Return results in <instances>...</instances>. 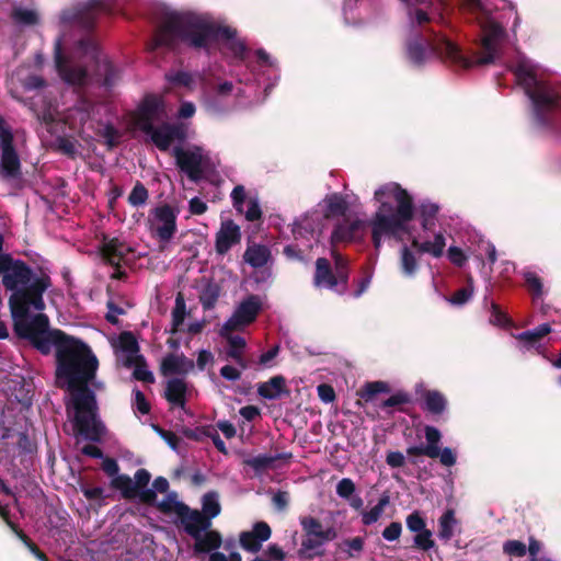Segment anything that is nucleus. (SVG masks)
Wrapping results in <instances>:
<instances>
[{"label": "nucleus", "mask_w": 561, "mask_h": 561, "mask_svg": "<svg viewBox=\"0 0 561 561\" xmlns=\"http://www.w3.org/2000/svg\"><path fill=\"white\" fill-rule=\"evenodd\" d=\"M227 331L221 330V335L226 337L228 348L226 350L227 358H230L231 353L242 355L247 346L245 339L241 335L226 334Z\"/></svg>", "instance_id": "a18cd8bd"}, {"label": "nucleus", "mask_w": 561, "mask_h": 561, "mask_svg": "<svg viewBox=\"0 0 561 561\" xmlns=\"http://www.w3.org/2000/svg\"><path fill=\"white\" fill-rule=\"evenodd\" d=\"M407 527L411 533H420L424 529H426V522L422 517L421 513L419 511H414L411 514L407 516L405 519Z\"/></svg>", "instance_id": "6e6d98bb"}, {"label": "nucleus", "mask_w": 561, "mask_h": 561, "mask_svg": "<svg viewBox=\"0 0 561 561\" xmlns=\"http://www.w3.org/2000/svg\"><path fill=\"white\" fill-rule=\"evenodd\" d=\"M236 34L234 28L217 25L194 13H170L156 30L152 49L174 48L178 42H182L194 49L208 51L218 38L233 41Z\"/></svg>", "instance_id": "7ed1b4c3"}, {"label": "nucleus", "mask_w": 561, "mask_h": 561, "mask_svg": "<svg viewBox=\"0 0 561 561\" xmlns=\"http://www.w3.org/2000/svg\"><path fill=\"white\" fill-rule=\"evenodd\" d=\"M218 493L216 491H209L204 494L202 499V511L201 513L211 522L213 518L217 517L221 512V506L218 501Z\"/></svg>", "instance_id": "58836bf2"}, {"label": "nucleus", "mask_w": 561, "mask_h": 561, "mask_svg": "<svg viewBox=\"0 0 561 561\" xmlns=\"http://www.w3.org/2000/svg\"><path fill=\"white\" fill-rule=\"evenodd\" d=\"M186 316V304L184 295L180 291L175 297V305L172 310V328L171 333H176L180 327L184 323Z\"/></svg>", "instance_id": "ea45409f"}, {"label": "nucleus", "mask_w": 561, "mask_h": 561, "mask_svg": "<svg viewBox=\"0 0 561 561\" xmlns=\"http://www.w3.org/2000/svg\"><path fill=\"white\" fill-rule=\"evenodd\" d=\"M172 154L175 158L176 165L186 173L190 180L197 181L201 179L203 173V149L201 147L195 146L192 150L174 147Z\"/></svg>", "instance_id": "2eb2a0df"}, {"label": "nucleus", "mask_w": 561, "mask_h": 561, "mask_svg": "<svg viewBox=\"0 0 561 561\" xmlns=\"http://www.w3.org/2000/svg\"><path fill=\"white\" fill-rule=\"evenodd\" d=\"M139 362H140V364H138L137 367L133 371V377L138 381L153 383L154 376L148 369L146 358L144 356H139Z\"/></svg>", "instance_id": "5fc2aeb1"}, {"label": "nucleus", "mask_w": 561, "mask_h": 561, "mask_svg": "<svg viewBox=\"0 0 561 561\" xmlns=\"http://www.w3.org/2000/svg\"><path fill=\"white\" fill-rule=\"evenodd\" d=\"M240 227L233 220L221 222L220 229L216 233L215 250L219 255L226 254L233 245L240 243Z\"/></svg>", "instance_id": "412c9836"}, {"label": "nucleus", "mask_w": 561, "mask_h": 561, "mask_svg": "<svg viewBox=\"0 0 561 561\" xmlns=\"http://www.w3.org/2000/svg\"><path fill=\"white\" fill-rule=\"evenodd\" d=\"M2 284L12 291L9 307L13 319V330L19 337L32 331L34 317L30 318V307L42 311L45 309L43 294L50 286L49 276L34 277L33 270L22 260H14L9 254L0 255Z\"/></svg>", "instance_id": "f03ea898"}, {"label": "nucleus", "mask_w": 561, "mask_h": 561, "mask_svg": "<svg viewBox=\"0 0 561 561\" xmlns=\"http://www.w3.org/2000/svg\"><path fill=\"white\" fill-rule=\"evenodd\" d=\"M154 431L158 435L172 448L173 450H178L181 438L172 431L164 430L158 425L153 426Z\"/></svg>", "instance_id": "bf43d9fd"}, {"label": "nucleus", "mask_w": 561, "mask_h": 561, "mask_svg": "<svg viewBox=\"0 0 561 561\" xmlns=\"http://www.w3.org/2000/svg\"><path fill=\"white\" fill-rule=\"evenodd\" d=\"M263 309L259 295L251 294L236 308L232 316L222 325V331L233 332L242 327L253 323Z\"/></svg>", "instance_id": "f8f14e48"}, {"label": "nucleus", "mask_w": 561, "mask_h": 561, "mask_svg": "<svg viewBox=\"0 0 561 561\" xmlns=\"http://www.w3.org/2000/svg\"><path fill=\"white\" fill-rule=\"evenodd\" d=\"M348 206L346 201L337 194H333L328 198V213L331 215L344 216Z\"/></svg>", "instance_id": "864d4df0"}, {"label": "nucleus", "mask_w": 561, "mask_h": 561, "mask_svg": "<svg viewBox=\"0 0 561 561\" xmlns=\"http://www.w3.org/2000/svg\"><path fill=\"white\" fill-rule=\"evenodd\" d=\"M524 279L528 291L534 298H539L543 294V284L541 278L534 272L524 274Z\"/></svg>", "instance_id": "de8ad7c7"}, {"label": "nucleus", "mask_w": 561, "mask_h": 561, "mask_svg": "<svg viewBox=\"0 0 561 561\" xmlns=\"http://www.w3.org/2000/svg\"><path fill=\"white\" fill-rule=\"evenodd\" d=\"M415 394L417 396L421 409L435 419L443 415L447 410L448 400L438 390L426 389L423 383H417L415 386Z\"/></svg>", "instance_id": "f3484780"}, {"label": "nucleus", "mask_w": 561, "mask_h": 561, "mask_svg": "<svg viewBox=\"0 0 561 561\" xmlns=\"http://www.w3.org/2000/svg\"><path fill=\"white\" fill-rule=\"evenodd\" d=\"M457 524L455 511L448 508L438 519V537L445 542L454 536V527Z\"/></svg>", "instance_id": "4c0bfd02"}, {"label": "nucleus", "mask_w": 561, "mask_h": 561, "mask_svg": "<svg viewBox=\"0 0 561 561\" xmlns=\"http://www.w3.org/2000/svg\"><path fill=\"white\" fill-rule=\"evenodd\" d=\"M336 287L332 290L339 295H344L348 288L350 270L335 272Z\"/></svg>", "instance_id": "0e129e2a"}, {"label": "nucleus", "mask_w": 561, "mask_h": 561, "mask_svg": "<svg viewBox=\"0 0 561 561\" xmlns=\"http://www.w3.org/2000/svg\"><path fill=\"white\" fill-rule=\"evenodd\" d=\"M32 331H25L21 339L28 340L42 354L48 355L55 347L56 382L66 387L72 396L76 411L75 427L85 439L100 442L104 426L98 420V404L94 392L89 388L93 383L99 368V359L91 347L82 340L68 335L59 329H49V319L45 313L34 316Z\"/></svg>", "instance_id": "f257e3e1"}, {"label": "nucleus", "mask_w": 561, "mask_h": 561, "mask_svg": "<svg viewBox=\"0 0 561 561\" xmlns=\"http://www.w3.org/2000/svg\"><path fill=\"white\" fill-rule=\"evenodd\" d=\"M433 45L435 49H439V51L446 54L453 65L462 69L493 64L499 55V41L485 36L481 38L483 51L476 53L472 57L465 56L460 48L448 38H440L438 43Z\"/></svg>", "instance_id": "423d86ee"}, {"label": "nucleus", "mask_w": 561, "mask_h": 561, "mask_svg": "<svg viewBox=\"0 0 561 561\" xmlns=\"http://www.w3.org/2000/svg\"><path fill=\"white\" fill-rule=\"evenodd\" d=\"M460 10L480 25L483 36L495 41L503 37L504 28L492 19V8L484 0H460Z\"/></svg>", "instance_id": "6e6552de"}, {"label": "nucleus", "mask_w": 561, "mask_h": 561, "mask_svg": "<svg viewBox=\"0 0 561 561\" xmlns=\"http://www.w3.org/2000/svg\"><path fill=\"white\" fill-rule=\"evenodd\" d=\"M440 38H446L443 35L436 34L434 32H430L426 34H417L415 37L411 38L407 43V55L409 60L415 66H423L428 54H435L439 58L444 60H448L450 62V58L439 51V49H435L433 44L438 43Z\"/></svg>", "instance_id": "9b49d317"}, {"label": "nucleus", "mask_w": 561, "mask_h": 561, "mask_svg": "<svg viewBox=\"0 0 561 561\" xmlns=\"http://www.w3.org/2000/svg\"><path fill=\"white\" fill-rule=\"evenodd\" d=\"M100 251L104 262L113 267H119V264L125 261L128 253L133 252V249L119 239L112 238L103 242Z\"/></svg>", "instance_id": "b1692460"}, {"label": "nucleus", "mask_w": 561, "mask_h": 561, "mask_svg": "<svg viewBox=\"0 0 561 561\" xmlns=\"http://www.w3.org/2000/svg\"><path fill=\"white\" fill-rule=\"evenodd\" d=\"M150 136L152 144L160 151H168L174 140L184 141L186 139V128L182 123L163 122L154 126L151 130L145 133Z\"/></svg>", "instance_id": "4468645a"}, {"label": "nucleus", "mask_w": 561, "mask_h": 561, "mask_svg": "<svg viewBox=\"0 0 561 561\" xmlns=\"http://www.w3.org/2000/svg\"><path fill=\"white\" fill-rule=\"evenodd\" d=\"M135 481L127 474H121L113 478L110 485L114 490L121 491V495L125 500L136 499L138 490L147 488L151 474L147 469L140 468L135 472Z\"/></svg>", "instance_id": "dca6fc26"}, {"label": "nucleus", "mask_w": 561, "mask_h": 561, "mask_svg": "<svg viewBox=\"0 0 561 561\" xmlns=\"http://www.w3.org/2000/svg\"><path fill=\"white\" fill-rule=\"evenodd\" d=\"M257 393L264 399L276 400L282 396H289L290 391L286 387L285 377L282 375H276L270 378L268 381L259 383Z\"/></svg>", "instance_id": "cd10ccee"}, {"label": "nucleus", "mask_w": 561, "mask_h": 561, "mask_svg": "<svg viewBox=\"0 0 561 561\" xmlns=\"http://www.w3.org/2000/svg\"><path fill=\"white\" fill-rule=\"evenodd\" d=\"M271 259V250L264 244H249L243 253V261L253 268H261Z\"/></svg>", "instance_id": "7c9ffc66"}, {"label": "nucleus", "mask_w": 561, "mask_h": 561, "mask_svg": "<svg viewBox=\"0 0 561 561\" xmlns=\"http://www.w3.org/2000/svg\"><path fill=\"white\" fill-rule=\"evenodd\" d=\"M541 549V543L534 537H529V545L527 547V551L529 552L530 559L529 561H552L550 558L538 557V553Z\"/></svg>", "instance_id": "774afa93"}, {"label": "nucleus", "mask_w": 561, "mask_h": 561, "mask_svg": "<svg viewBox=\"0 0 561 561\" xmlns=\"http://www.w3.org/2000/svg\"><path fill=\"white\" fill-rule=\"evenodd\" d=\"M424 432L427 444L425 446H410L407 448V454L410 457L426 456L435 459L439 455L442 434L436 427L431 425H426Z\"/></svg>", "instance_id": "5701e85b"}, {"label": "nucleus", "mask_w": 561, "mask_h": 561, "mask_svg": "<svg viewBox=\"0 0 561 561\" xmlns=\"http://www.w3.org/2000/svg\"><path fill=\"white\" fill-rule=\"evenodd\" d=\"M119 348L128 354L139 352V344L135 335L129 331H124L118 336Z\"/></svg>", "instance_id": "09e8293b"}, {"label": "nucleus", "mask_w": 561, "mask_h": 561, "mask_svg": "<svg viewBox=\"0 0 561 561\" xmlns=\"http://www.w3.org/2000/svg\"><path fill=\"white\" fill-rule=\"evenodd\" d=\"M412 402L411 396L405 391H397L388 399L383 400L380 403L381 409L394 408L398 407L400 412L407 413V409L403 408L404 404H409Z\"/></svg>", "instance_id": "79ce46f5"}, {"label": "nucleus", "mask_w": 561, "mask_h": 561, "mask_svg": "<svg viewBox=\"0 0 561 561\" xmlns=\"http://www.w3.org/2000/svg\"><path fill=\"white\" fill-rule=\"evenodd\" d=\"M402 533V525L400 522L390 523L381 533L382 538L387 541L398 540Z\"/></svg>", "instance_id": "69168bd1"}, {"label": "nucleus", "mask_w": 561, "mask_h": 561, "mask_svg": "<svg viewBox=\"0 0 561 561\" xmlns=\"http://www.w3.org/2000/svg\"><path fill=\"white\" fill-rule=\"evenodd\" d=\"M335 271L330 261L325 257L316 260V270L313 274V286L317 288L333 289L336 287Z\"/></svg>", "instance_id": "bb28decb"}, {"label": "nucleus", "mask_w": 561, "mask_h": 561, "mask_svg": "<svg viewBox=\"0 0 561 561\" xmlns=\"http://www.w3.org/2000/svg\"><path fill=\"white\" fill-rule=\"evenodd\" d=\"M193 539L195 540L194 550L197 553L213 552L222 545V537L218 530L208 529Z\"/></svg>", "instance_id": "2f4dec72"}, {"label": "nucleus", "mask_w": 561, "mask_h": 561, "mask_svg": "<svg viewBox=\"0 0 561 561\" xmlns=\"http://www.w3.org/2000/svg\"><path fill=\"white\" fill-rule=\"evenodd\" d=\"M383 508L376 504L374 507H371L369 511H362V523L365 526H369L371 524H375L379 520L383 513Z\"/></svg>", "instance_id": "052dcab7"}, {"label": "nucleus", "mask_w": 561, "mask_h": 561, "mask_svg": "<svg viewBox=\"0 0 561 561\" xmlns=\"http://www.w3.org/2000/svg\"><path fill=\"white\" fill-rule=\"evenodd\" d=\"M551 332V325L549 323H542L533 330H527L519 333L516 339L524 343L527 350L538 348L540 341Z\"/></svg>", "instance_id": "72a5a7b5"}, {"label": "nucleus", "mask_w": 561, "mask_h": 561, "mask_svg": "<svg viewBox=\"0 0 561 561\" xmlns=\"http://www.w3.org/2000/svg\"><path fill=\"white\" fill-rule=\"evenodd\" d=\"M289 458H291V454H278L276 456L259 455L256 457L244 459L243 463L251 467L256 472H262L271 468L276 460Z\"/></svg>", "instance_id": "c9c22d12"}, {"label": "nucleus", "mask_w": 561, "mask_h": 561, "mask_svg": "<svg viewBox=\"0 0 561 561\" xmlns=\"http://www.w3.org/2000/svg\"><path fill=\"white\" fill-rule=\"evenodd\" d=\"M390 391V387L386 381H369L366 382L359 390L358 396L366 402L371 401L376 394L386 393Z\"/></svg>", "instance_id": "a19ab883"}, {"label": "nucleus", "mask_w": 561, "mask_h": 561, "mask_svg": "<svg viewBox=\"0 0 561 561\" xmlns=\"http://www.w3.org/2000/svg\"><path fill=\"white\" fill-rule=\"evenodd\" d=\"M432 531L426 528L416 535L413 538V547L421 551H430L431 549L436 547L434 539L432 538Z\"/></svg>", "instance_id": "49530a36"}, {"label": "nucleus", "mask_w": 561, "mask_h": 561, "mask_svg": "<svg viewBox=\"0 0 561 561\" xmlns=\"http://www.w3.org/2000/svg\"><path fill=\"white\" fill-rule=\"evenodd\" d=\"M173 513L178 516L179 524L192 538H197L211 527V522L201 511L191 508L184 502L173 501Z\"/></svg>", "instance_id": "ddd939ff"}, {"label": "nucleus", "mask_w": 561, "mask_h": 561, "mask_svg": "<svg viewBox=\"0 0 561 561\" xmlns=\"http://www.w3.org/2000/svg\"><path fill=\"white\" fill-rule=\"evenodd\" d=\"M305 538L298 550V557L304 560H311L316 556H322L319 549L329 541L337 537V531L334 527L330 526L323 528L321 522L313 516H302L299 518Z\"/></svg>", "instance_id": "0eeeda50"}, {"label": "nucleus", "mask_w": 561, "mask_h": 561, "mask_svg": "<svg viewBox=\"0 0 561 561\" xmlns=\"http://www.w3.org/2000/svg\"><path fill=\"white\" fill-rule=\"evenodd\" d=\"M356 490L355 483L350 478H343L336 484V494L344 500H350Z\"/></svg>", "instance_id": "13d9d810"}, {"label": "nucleus", "mask_w": 561, "mask_h": 561, "mask_svg": "<svg viewBox=\"0 0 561 561\" xmlns=\"http://www.w3.org/2000/svg\"><path fill=\"white\" fill-rule=\"evenodd\" d=\"M272 529L266 522H256L252 530L242 531L239 535V542L243 550L256 553L261 550L262 543L271 538Z\"/></svg>", "instance_id": "6ab92c4d"}, {"label": "nucleus", "mask_w": 561, "mask_h": 561, "mask_svg": "<svg viewBox=\"0 0 561 561\" xmlns=\"http://www.w3.org/2000/svg\"><path fill=\"white\" fill-rule=\"evenodd\" d=\"M211 426L213 425H204L195 428L184 427L182 433L188 439L202 442L209 435L208 432L210 431Z\"/></svg>", "instance_id": "4d7b16f0"}, {"label": "nucleus", "mask_w": 561, "mask_h": 561, "mask_svg": "<svg viewBox=\"0 0 561 561\" xmlns=\"http://www.w3.org/2000/svg\"><path fill=\"white\" fill-rule=\"evenodd\" d=\"M374 197L380 203L369 221L371 241L376 251L383 237L399 238L409 233V222L414 218L415 206L410 193L398 183H390L376 190Z\"/></svg>", "instance_id": "20e7f679"}, {"label": "nucleus", "mask_w": 561, "mask_h": 561, "mask_svg": "<svg viewBox=\"0 0 561 561\" xmlns=\"http://www.w3.org/2000/svg\"><path fill=\"white\" fill-rule=\"evenodd\" d=\"M513 73L531 101L534 122L542 128L557 130L561 125V91L538 79L536 67L527 59H519Z\"/></svg>", "instance_id": "39448f33"}, {"label": "nucleus", "mask_w": 561, "mask_h": 561, "mask_svg": "<svg viewBox=\"0 0 561 561\" xmlns=\"http://www.w3.org/2000/svg\"><path fill=\"white\" fill-rule=\"evenodd\" d=\"M472 295H473V287H472V279L470 278L468 282V285L456 290L450 296L448 301L456 306H462L469 301V299L472 297Z\"/></svg>", "instance_id": "603ef678"}, {"label": "nucleus", "mask_w": 561, "mask_h": 561, "mask_svg": "<svg viewBox=\"0 0 561 561\" xmlns=\"http://www.w3.org/2000/svg\"><path fill=\"white\" fill-rule=\"evenodd\" d=\"M135 400L134 407L141 414H149L151 410L150 403L147 401L145 394L139 389H134L133 391Z\"/></svg>", "instance_id": "680f3d73"}, {"label": "nucleus", "mask_w": 561, "mask_h": 561, "mask_svg": "<svg viewBox=\"0 0 561 561\" xmlns=\"http://www.w3.org/2000/svg\"><path fill=\"white\" fill-rule=\"evenodd\" d=\"M421 226L425 231H432L436 226L439 206L435 203L425 201L417 207Z\"/></svg>", "instance_id": "f704fd0d"}, {"label": "nucleus", "mask_w": 561, "mask_h": 561, "mask_svg": "<svg viewBox=\"0 0 561 561\" xmlns=\"http://www.w3.org/2000/svg\"><path fill=\"white\" fill-rule=\"evenodd\" d=\"M148 198L149 192L147 187L140 181H137L129 193L127 201L133 207H139L145 205Z\"/></svg>", "instance_id": "37998d69"}, {"label": "nucleus", "mask_w": 561, "mask_h": 561, "mask_svg": "<svg viewBox=\"0 0 561 561\" xmlns=\"http://www.w3.org/2000/svg\"><path fill=\"white\" fill-rule=\"evenodd\" d=\"M503 552L510 557L523 558L527 553V546L523 541L510 539L503 543Z\"/></svg>", "instance_id": "3c124183"}, {"label": "nucleus", "mask_w": 561, "mask_h": 561, "mask_svg": "<svg viewBox=\"0 0 561 561\" xmlns=\"http://www.w3.org/2000/svg\"><path fill=\"white\" fill-rule=\"evenodd\" d=\"M194 367L193 360L184 355L169 354L161 363V373L168 375L187 374Z\"/></svg>", "instance_id": "c756f323"}, {"label": "nucleus", "mask_w": 561, "mask_h": 561, "mask_svg": "<svg viewBox=\"0 0 561 561\" xmlns=\"http://www.w3.org/2000/svg\"><path fill=\"white\" fill-rule=\"evenodd\" d=\"M187 383L182 378H171L167 381L163 398L171 408L185 409Z\"/></svg>", "instance_id": "393cba45"}, {"label": "nucleus", "mask_w": 561, "mask_h": 561, "mask_svg": "<svg viewBox=\"0 0 561 561\" xmlns=\"http://www.w3.org/2000/svg\"><path fill=\"white\" fill-rule=\"evenodd\" d=\"M365 222L360 219L350 221L344 219L339 222L331 234V243L335 245L342 242H352L360 239L364 234Z\"/></svg>", "instance_id": "4be33fe9"}, {"label": "nucleus", "mask_w": 561, "mask_h": 561, "mask_svg": "<svg viewBox=\"0 0 561 561\" xmlns=\"http://www.w3.org/2000/svg\"><path fill=\"white\" fill-rule=\"evenodd\" d=\"M56 65L62 80L72 85L83 87L88 82V71L81 66L68 65L60 55L56 56Z\"/></svg>", "instance_id": "a878e982"}, {"label": "nucleus", "mask_w": 561, "mask_h": 561, "mask_svg": "<svg viewBox=\"0 0 561 561\" xmlns=\"http://www.w3.org/2000/svg\"><path fill=\"white\" fill-rule=\"evenodd\" d=\"M411 245L419 253H428L434 257H440L444 254L446 247V239L442 232L435 233L433 241L420 242L416 238H413Z\"/></svg>", "instance_id": "473e14b6"}, {"label": "nucleus", "mask_w": 561, "mask_h": 561, "mask_svg": "<svg viewBox=\"0 0 561 561\" xmlns=\"http://www.w3.org/2000/svg\"><path fill=\"white\" fill-rule=\"evenodd\" d=\"M220 291L221 288L216 282L208 280L206 283L198 297L204 310H210L216 306Z\"/></svg>", "instance_id": "e433bc0d"}, {"label": "nucleus", "mask_w": 561, "mask_h": 561, "mask_svg": "<svg viewBox=\"0 0 561 561\" xmlns=\"http://www.w3.org/2000/svg\"><path fill=\"white\" fill-rule=\"evenodd\" d=\"M165 116V104L162 98L148 93L146 94L131 118L135 127L144 134L154 127V123L162 121Z\"/></svg>", "instance_id": "1a4fd4ad"}, {"label": "nucleus", "mask_w": 561, "mask_h": 561, "mask_svg": "<svg viewBox=\"0 0 561 561\" xmlns=\"http://www.w3.org/2000/svg\"><path fill=\"white\" fill-rule=\"evenodd\" d=\"M112 5L108 0H90L76 14L77 23L85 31H92L98 15L101 13H111Z\"/></svg>", "instance_id": "aec40b11"}, {"label": "nucleus", "mask_w": 561, "mask_h": 561, "mask_svg": "<svg viewBox=\"0 0 561 561\" xmlns=\"http://www.w3.org/2000/svg\"><path fill=\"white\" fill-rule=\"evenodd\" d=\"M13 140L11 130L0 127V175L4 180H18L22 176L21 160Z\"/></svg>", "instance_id": "9d476101"}, {"label": "nucleus", "mask_w": 561, "mask_h": 561, "mask_svg": "<svg viewBox=\"0 0 561 561\" xmlns=\"http://www.w3.org/2000/svg\"><path fill=\"white\" fill-rule=\"evenodd\" d=\"M417 261L412 251L404 245L401 249V268L404 275L412 276L417 271Z\"/></svg>", "instance_id": "c03bdc74"}, {"label": "nucleus", "mask_w": 561, "mask_h": 561, "mask_svg": "<svg viewBox=\"0 0 561 561\" xmlns=\"http://www.w3.org/2000/svg\"><path fill=\"white\" fill-rule=\"evenodd\" d=\"M94 57L96 59V77H99L101 84L111 90L119 79V72L116 67L106 58H100L98 56V51H94Z\"/></svg>", "instance_id": "c85d7f7f"}, {"label": "nucleus", "mask_w": 561, "mask_h": 561, "mask_svg": "<svg viewBox=\"0 0 561 561\" xmlns=\"http://www.w3.org/2000/svg\"><path fill=\"white\" fill-rule=\"evenodd\" d=\"M447 256L449 261L458 267L463 266L467 261L463 251L458 247H450L447 251Z\"/></svg>", "instance_id": "338daca9"}, {"label": "nucleus", "mask_w": 561, "mask_h": 561, "mask_svg": "<svg viewBox=\"0 0 561 561\" xmlns=\"http://www.w3.org/2000/svg\"><path fill=\"white\" fill-rule=\"evenodd\" d=\"M151 213L159 224L156 229L157 237L162 242H169L176 232V211L169 204H163Z\"/></svg>", "instance_id": "a211bd4d"}, {"label": "nucleus", "mask_w": 561, "mask_h": 561, "mask_svg": "<svg viewBox=\"0 0 561 561\" xmlns=\"http://www.w3.org/2000/svg\"><path fill=\"white\" fill-rule=\"evenodd\" d=\"M245 188L243 185H237L231 192V199L234 209L239 213L243 211V204L245 202Z\"/></svg>", "instance_id": "e2e57ef3"}, {"label": "nucleus", "mask_w": 561, "mask_h": 561, "mask_svg": "<svg viewBox=\"0 0 561 561\" xmlns=\"http://www.w3.org/2000/svg\"><path fill=\"white\" fill-rule=\"evenodd\" d=\"M12 19L24 25H34L38 21L37 13L33 10L15 8L12 11Z\"/></svg>", "instance_id": "8fccbe9b"}]
</instances>
